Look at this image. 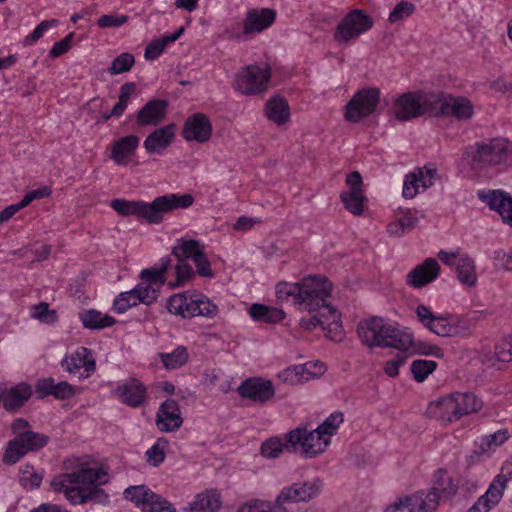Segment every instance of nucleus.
<instances>
[{
	"instance_id": "47",
	"label": "nucleus",
	"mask_w": 512,
	"mask_h": 512,
	"mask_svg": "<svg viewBox=\"0 0 512 512\" xmlns=\"http://www.w3.org/2000/svg\"><path fill=\"white\" fill-rule=\"evenodd\" d=\"M168 446V441L165 438H159L157 441L146 451L147 462L157 467L165 459V450Z\"/></svg>"
},
{
	"instance_id": "30",
	"label": "nucleus",
	"mask_w": 512,
	"mask_h": 512,
	"mask_svg": "<svg viewBox=\"0 0 512 512\" xmlns=\"http://www.w3.org/2000/svg\"><path fill=\"white\" fill-rule=\"evenodd\" d=\"M32 396V388L21 382L10 388H3V407L6 411L16 412Z\"/></svg>"
},
{
	"instance_id": "55",
	"label": "nucleus",
	"mask_w": 512,
	"mask_h": 512,
	"mask_svg": "<svg viewBox=\"0 0 512 512\" xmlns=\"http://www.w3.org/2000/svg\"><path fill=\"white\" fill-rule=\"evenodd\" d=\"M412 174L417 177L422 190H425L434 184V180L437 176V169L433 166H425L423 168L415 169Z\"/></svg>"
},
{
	"instance_id": "58",
	"label": "nucleus",
	"mask_w": 512,
	"mask_h": 512,
	"mask_svg": "<svg viewBox=\"0 0 512 512\" xmlns=\"http://www.w3.org/2000/svg\"><path fill=\"white\" fill-rule=\"evenodd\" d=\"M57 25H58V20H56V19L42 21L39 25L36 26V28L32 31V33L25 38V43L27 45H33L43 36V34L47 30H49L50 28L55 27Z\"/></svg>"
},
{
	"instance_id": "48",
	"label": "nucleus",
	"mask_w": 512,
	"mask_h": 512,
	"mask_svg": "<svg viewBox=\"0 0 512 512\" xmlns=\"http://www.w3.org/2000/svg\"><path fill=\"white\" fill-rule=\"evenodd\" d=\"M341 200L344 206L354 215H360L363 211L362 191H348L341 194Z\"/></svg>"
},
{
	"instance_id": "6",
	"label": "nucleus",
	"mask_w": 512,
	"mask_h": 512,
	"mask_svg": "<svg viewBox=\"0 0 512 512\" xmlns=\"http://www.w3.org/2000/svg\"><path fill=\"white\" fill-rule=\"evenodd\" d=\"M483 406L481 399L471 392H456L431 402L427 413L443 423H452L462 416L478 412Z\"/></svg>"
},
{
	"instance_id": "60",
	"label": "nucleus",
	"mask_w": 512,
	"mask_h": 512,
	"mask_svg": "<svg viewBox=\"0 0 512 512\" xmlns=\"http://www.w3.org/2000/svg\"><path fill=\"white\" fill-rule=\"evenodd\" d=\"M167 45L168 43L166 42L164 37L153 40L146 46L144 57L147 60L157 59L163 53Z\"/></svg>"
},
{
	"instance_id": "25",
	"label": "nucleus",
	"mask_w": 512,
	"mask_h": 512,
	"mask_svg": "<svg viewBox=\"0 0 512 512\" xmlns=\"http://www.w3.org/2000/svg\"><path fill=\"white\" fill-rule=\"evenodd\" d=\"M168 102L161 99L148 101L137 113L136 122L139 126H156L166 115Z\"/></svg>"
},
{
	"instance_id": "43",
	"label": "nucleus",
	"mask_w": 512,
	"mask_h": 512,
	"mask_svg": "<svg viewBox=\"0 0 512 512\" xmlns=\"http://www.w3.org/2000/svg\"><path fill=\"white\" fill-rule=\"evenodd\" d=\"M237 512H289L275 500L273 503L264 500H251L242 504Z\"/></svg>"
},
{
	"instance_id": "34",
	"label": "nucleus",
	"mask_w": 512,
	"mask_h": 512,
	"mask_svg": "<svg viewBox=\"0 0 512 512\" xmlns=\"http://www.w3.org/2000/svg\"><path fill=\"white\" fill-rule=\"evenodd\" d=\"M221 506L220 495L213 490L198 494L188 504L186 510L190 512H216Z\"/></svg>"
},
{
	"instance_id": "21",
	"label": "nucleus",
	"mask_w": 512,
	"mask_h": 512,
	"mask_svg": "<svg viewBox=\"0 0 512 512\" xmlns=\"http://www.w3.org/2000/svg\"><path fill=\"white\" fill-rule=\"evenodd\" d=\"M239 395L256 402H266L271 399L275 390L269 380L261 378H249L242 382L237 389Z\"/></svg>"
},
{
	"instance_id": "40",
	"label": "nucleus",
	"mask_w": 512,
	"mask_h": 512,
	"mask_svg": "<svg viewBox=\"0 0 512 512\" xmlns=\"http://www.w3.org/2000/svg\"><path fill=\"white\" fill-rule=\"evenodd\" d=\"M80 319L84 327L88 329H103L110 327L115 323L113 317L101 312L91 309L83 312L80 315Z\"/></svg>"
},
{
	"instance_id": "32",
	"label": "nucleus",
	"mask_w": 512,
	"mask_h": 512,
	"mask_svg": "<svg viewBox=\"0 0 512 512\" xmlns=\"http://www.w3.org/2000/svg\"><path fill=\"white\" fill-rule=\"evenodd\" d=\"M456 489L457 488L448 473L445 470L440 469L436 471L433 476L432 488L427 492L420 491L417 492V494H422L425 497L434 496L437 507L440 499L453 495L456 492Z\"/></svg>"
},
{
	"instance_id": "8",
	"label": "nucleus",
	"mask_w": 512,
	"mask_h": 512,
	"mask_svg": "<svg viewBox=\"0 0 512 512\" xmlns=\"http://www.w3.org/2000/svg\"><path fill=\"white\" fill-rule=\"evenodd\" d=\"M270 78V65L256 63L245 66L237 72L234 87L244 95H256L268 89Z\"/></svg>"
},
{
	"instance_id": "4",
	"label": "nucleus",
	"mask_w": 512,
	"mask_h": 512,
	"mask_svg": "<svg viewBox=\"0 0 512 512\" xmlns=\"http://www.w3.org/2000/svg\"><path fill=\"white\" fill-rule=\"evenodd\" d=\"M357 333L361 342L371 348H394L407 351L413 345L411 333L378 316L360 321Z\"/></svg>"
},
{
	"instance_id": "50",
	"label": "nucleus",
	"mask_w": 512,
	"mask_h": 512,
	"mask_svg": "<svg viewBox=\"0 0 512 512\" xmlns=\"http://www.w3.org/2000/svg\"><path fill=\"white\" fill-rule=\"evenodd\" d=\"M436 362L431 360H415L411 363V372L418 382L424 381L436 369Z\"/></svg>"
},
{
	"instance_id": "11",
	"label": "nucleus",
	"mask_w": 512,
	"mask_h": 512,
	"mask_svg": "<svg viewBox=\"0 0 512 512\" xmlns=\"http://www.w3.org/2000/svg\"><path fill=\"white\" fill-rule=\"evenodd\" d=\"M373 23V19L365 11L353 9L337 25L334 39L339 44H348L369 31Z\"/></svg>"
},
{
	"instance_id": "27",
	"label": "nucleus",
	"mask_w": 512,
	"mask_h": 512,
	"mask_svg": "<svg viewBox=\"0 0 512 512\" xmlns=\"http://www.w3.org/2000/svg\"><path fill=\"white\" fill-rule=\"evenodd\" d=\"M440 272V265L434 258H427L408 274V283L414 288H421L434 281Z\"/></svg>"
},
{
	"instance_id": "14",
	"label": "nucleus",
	"mask_w": 512,
	"mask_h": 512,
	"mask_svg": "<svg viewBox=\"0 0 512 512\" xmlns=\"http://www.w3.org/2000/svg\"><path fill=\"white\" fill-rule=\"evenodd\" d=\"M418 321L434 334L441 337H453L459 333V321L448 316H435L431 309L423 304L416 307Z\"/></svg>"
},
{
	"instance_id": "5",
	"label": "nucleus",
	"mask_w": 512,
	"mask_h": 512,
	"mask_svg": "<svg viewBox=\"0 0 512 512\" xmlns=\"http://www.w3.org/2000/svg\"><path fill=\"white\" fill-rule=\"evenodd\" d=\"M511 158L512 143L506 138H493L488 142H477L463 152V159L474 171H483L504 164Z\"/></svg>"
},
{
	"instance_id": "26",
	"label": "nucleus",
	"mask_w": 512,
	"mask_h": 512,
	"mask_svg": "<svg viewBox=\"0 0 512 512\" xmlns=\"http://www.w3.org/2000/svg\"><path fill=\"white\" fill-rule=\"evenodd\" d=\"M39 398L54 396L59 400L70 399L75 395V387L66 381L55 382L53 378L38 380L35 386Z\"/></svg>"
},
{
	"instance_id": "49",
	"label": "nucleus",
	"mask_w": 512,
	"mask_h": 512,
	"mask_svg": "<svg viewBox=\"0 0 512 512\" xmlns=\"http://www.w3.org/2000/svg\"><path fill=\"white\" fill-rule=\"evenodd\" d=\"M326 325H334L335 328H338L340 326L339 318L336 323H333L332 318L322 317L321 313L314 312L300 319V326L306 330H313L317 326H321L324 329Z\"/></svg>"
},
{
	"instance_id": "42",
	"label": "nucleus",
	"mask_w": 512,
	"mask_h": 512,
	"mask_svg": "<svg viewBox=\"0 0 512 512\" xmlns=\"http://www.w3.org/2000/svg\"><path fill=\"white\" fill-rule=\"evenodd\" d=\"M196 274V270H193L187 262L177 261L174 269L175 279L170 280L167 278L166 281L170 288H177L193 280Z\"/></svg>"
},
{
	"instance_id": "13",
	"label": "nucleus",
	"mask_w": 512,
	"mask_h": 512,
	"mask_svg": "<svg viewBox=\"0 0 512 512\" xmlns=\"http://www.w3.org/2000/svg\"><path fill=\"white\" fill-rule=\"evenodd\" d=\"M380 100L377 88H367L356 92L346 105L345 118L357 123L375 112Z\"/></svg>"
},
{
	"instance_id": "51",
	"label": "nucleus",
	"mask_w": 512,
	"mask_h": 512,
	"mask_svg": "<svg viewBox=\"0 0 512 512\" xmlns=\"http://www.w3.org/2000/svg\"><path fill=\"white\" fill-rule=\"evenodd\" d=\"M135 60L132 54L130 53H121L119 56H117L113 61L108 69V72L111 75H117L124 72H127L131 69L133 66Z\"/></svg>"
},
{
	"instance_id": "57",
	"label": "nucleus",
	"mask_w": 512,
	"mask_h": 512,
	"mask_svg": "<svg viewBox=\"0 0 512 512\" xmlns=\"http://www.w3.org/2000/svg\"><path fill=\"white\" fill-rule=\"evenodd\" d=\"M32 317L38 319L39 321L50 324L54 323L57 319V314L55 310H50L47 303L42 302L39 305L35 306L32 312Z\"/></svg>"
},
{
	"instance_id": "33",
	"label": "nucleus",
	"mask_w": 512,
	"mask_h": 512,
	"mask_svg": "<svg viewBox=\"0 0 512 512\" xmlns=\"http://www.w3.org/2000/svg\"><path fill=\"white\" fill-rule=\"evenodd\" d=\"M193 296L194 291H185L172 295L167 301V310L173 315L191 318L195 311Z\"/></svg>"
},
{
	"instance_id": "18",
	"label": "nucleus",
	"mask_w": 512,
	"mask_h": 512,
	"mask_svg": "<svg viewBox=\"0 0 512 512\" xmlns=\"http://www.w3.org/2000/svg\"><path fill=\"white\" fill-rule=\"evenodd\" d=\"M397 120L408 121L423 115L422 93L407 92L399 96L393 105Z\"/></svg>"
},
{
	"instance_id": "62",
	"label": "nucleus",
	"mask_w": 512,
	"mask_h": 512,
	"mask_svg": "<svg viewBox=\"0 0 512 512\" xmlns=\"http://www.w3.org/2000/svg\"><path fill=\"white\" fill-rule=\"evenodd\" d=\"M74 35L75 34L73 32H71L62 40L54 43V45L52 46V48L50 50V56L59 57V56L65 54L71 48V44H72Z\"/></svg>"
},
{
	"instance_id": "17",
	"label": "nucleus",
	"mask_w": 512,
	"mask_h": 512,
	"mask_svg": "<svg viewBox=\"0 0 512 512\" xmlns=\"http://www.w3.org/2000/svg\"><path fill=\"white\" fill-rule=\"evenodd\" d=\"M436 502L434 496L413 494L397 499L387 506L385 512H434Z\"/></svg>"
},
{
	"instance_id": "28",
	"label": "nucleus",
	"mask_w": 512,
	"mask_h": 512,
	"mask_svg": "<svg viewBox=\"0 0 512 512\" xmlns=\"http://www.w3.org/2000/svg\"><path fill=\"white\" fill-rule=\"evenodd\" d=\"M175 137V125L168 124L150 133L144 140L143 146L147 153L161 154L169 147Z\"/></svg>"
},
{
	"instance_id": "36",
	"label": "nucleus",
	"mask_w": 512,
	"mask_h": 512,
	"mask_svg": "<svg viewBox=\"0 0 512 512\" xmlns=\"http://www.w3.org/2000/svg\"><path fill=\"white\" fill-rule=\"evenodd\" d=\"M266 116L278 125L286 123L290 118L287 101L279 96L271 98L266 104Z\"/></svg>"
},
{
	"instance_id": "20",
	"label": "nucleus",
	"mask_w": 512,
	"mask_h": 512,
	"mask_svg": "<svg viewBox=\"0 0 512 512\" xmlns=\"http://www.w3.org/2000/svg\"><path fill=\"white\" fill-rule=\"evenodd\" d=\"M275 18V11L269 8L249 10L243 22L242 34L236 37L241 38L242 36L260 33L269 28L274 23Z\"/></svg>"
},
{
	"instance_id": "56",
	"label": "nucleus",
	"mask_w": 512,
	"mask_h": 512,
	"mask_svg": "<svg viewBox=\"0 0 512 512\" xmlns=\"http://www.w3.org/2000/svg\"><path fill=\"white\" fill-rule=\"evenodd\" d=\"M344 417L341 412H334L330 414L322 424H320L317 428L329 438L335 434L336 430L343 422Z\"/></svg>"
},
{
	"instance_id": "59",
	"label": "nucleus",
	"mask_w": 512,
	"mask_h": 512,
	"mask_svg": "<svg viewBox=\"0 0 512 512\" xmlns=\"http://www.w3.org/2000/svg\"><path fill=\"white\" fill-rule=\"evenodd\" d=\"M420 189L422 188L417 177L413 175L412 172L407 174L403 182V197L406 199H412L419 193Z\"/></svg>"
},
{
	"instance_id": "16",
	"label": "nucleus",
	"mask_w": 512,
	"mask_h": 512,
	"mask_svg": "<svg viewBox=\"0 0 512 512\" xmlns=\"http://www.w3.org/2000/svg\"><path fill=\"white\" fill-rule=\"evenodd\" d=\"M321 482L319 480L294 483L291 486L284 487L276 497L279 505L285 506L286 503L305 502L320 492Z\"/></svg>"
},
{
	"instance_id": "39",
	"label": "nucleus",
	"mask_w": 512,
	"mask_h": 512,
	"mask_svg": "<svg viewBox=\"0 0 512 512\" xmlns=\"http://www.w3.org/2000/svg\"><path fill=\"white\" fill-rule=\"evenodd\" d=\"M473 114V105L467 98L449 95L446 116H454L458 120H468Z\"/></svg>"
},
{
	"instance_id": "41",
	"label": "nucleus",
	"mask_w": 512,
	"mask_h": 512,
	"mask_svg": "<svg viewBox=\"0 0 512 512\" xmlns=\"http://www.w3.org/2000/svg\"><path fill=\"white\" fill-rule=\"evenodd\" d=\"M194 300L193 304L195 311L192 317L195 316H203L209 319L215 318L218 315V307L214 304L207 296L194 291Z\"/></svg>"
},
{
	"instance_id": "53",
	"label": "nucleus",
	"mask_w": 512,
	"mask_h": 512,
	"mask_svg": "<svg viewBox=\"0 0 512 512\" xmlns=\"http://www.w3.org/2000/svg\"><path fill=\"white\" fill-rule=\"evenodd\" d=\"M284 448L286 443L284 444L280 438L272 437L262 444L261 453L265 458L274 459L282 453Z\"/></svg>"
},
{
	"instance_id": "1",
	"label": "nucleus",
	"mask_w": 512,
	"mask_h": 512,
	"mask_svg": "<svg viewBox=\"0 0 512 512\" xmlns=\"http://www.w3.org/2000/svg\"><path fill=\"white\" fill-rule=\"evenodd\" d=\"M332 292V284L323 276H308L296 283L280 282L276 286V296L280 302H292L299 310L309 314L318 312L322 317L332 318L336 323L337 310L327 303Z\"/></svg>"
},
{
	"instance_id": "7",
	"label": "nucleus",
	"mask_w": 512,
	"mask_h": 512,
	"mask_svg": "<svg viewBox=\"0 0 512 512\" xmlns=\"http://www.w3.org/2000/svg\"><path fill=\"white\" fill-rule=\"evenodd\" d=\"M171 265L170 256H164L158 267L143 269L140 273V283L133 290L142 304L151 305L159 297V292L167 280V271Z\"/></svg>"
},
{
	"instance_id": "44",
	"label": "nucleus",
	"mask_w": 512,
	"mask_h": 512,
	"mask_svg": "<svg viewBox=\"0 0 512 512\" xmlns=\"http://www.w3.org/2000/svg\"><path fill=\"white\" fill-rule=\"evenodd\" d=\"M159 358L166 369L174 370L187 362L188 352L184 346H178L170 353H160Z\"/></svg>"
},
{
	"instance_id": "2",
	"label": "nucleus",
	"mask_w": 512,
	"mask_h": 512,
	"mask_svg": "<svg viewBox=\"0 0 512 512\" xmlns=\"http://www.w3.org/2000/svg\"><path fill=\"white\" fill-rule=\"evenodd\" d=\"M108 480L107 471L103 467L81 465L76 471L54 477L51 487L55 492L63 493L72 505L88 502L107 504L109 495L100 486Z\"/></svg>"
},
{
	"instance_id": "45",
	"label": "nucleus",
	"mask_w": 512,
	"mask_h": 512,
	"mask_svg": "<svg viewBox=\"0 0 512 512\" xmlns=\"http://www.w3.org/2000/svg\"><path fill=\"white\" fill-rule=\"evenodd\" d=\"M123 496L126 500L135 503L137 507L144 511V506L149 497L153 498V491L144 485L130 486L124 490Z\"/></svg>"
},
{
	"instance_id": "15",
	"label": "nucleus",
	"mask_w": 512,
	"mask_h": 512,
	"mask_svg": "<svg viewBox=\"0 0 512 512\" xmlns=\"http://www.w3.org/2000/svg\"><path fill=\"white\" fill-rule=\"evenodd\" d=\"M61 367L70 374H76L81 368L84 372L79 378H88L96 370V361L90 349L80 346L61 360Z\"/></svg>"
},
{
	"instance_id": "46",
	"label": "nucleus",
	"mask_w": 512,
	"mask_h": 512,
	"mask_svg": "<svg viewBox=\"0 0 512 512\" xmlns=\"http://www.w3.org/2000/svg\"><path fill=\"white\" fill-rule=\"evenodd\" d=\"M141 303L133 289L120 293L113 302V309L116 313H125L129 308Z\"/></svg>"
},
{
	"instance_id": "9",
	"label": "nucleus",
	"mask_w": 512,
	"mask_h": 512,
	"mask_svg": "<svg viewBox=\"0 0 512 512\" xmlns=\"http://www.w3.org/2000/svg\"><path fill=\"white\" fill-rule=\"evenodd\" d=\"M171 254L177 261L187 262L188 260H192L199 276L204 278L214 277L210 261L204 252V245H202L200 241L179 238L175 241Z\"/></svg>"
},
{
	"instance_id": "22",
	"label": "nucleus",
	"mask_w": 512,
	"mask_h": 512,
	"mask_svg": "<svg viewBox=\"0 0 512 512\" xmlns=\"http://www.w3.org/2000/svg\"><path fill=\"white\" fill-rule=\"evenodd\" d=\"M212 134V125L207 116L196 113L189 117L184 124L183 137L187 141L204 143L209 140Z\"/></svg>"
},
{
	"instance_id": "64",
	"label": "nucleus",
	"mask_w": 512,
	"mask_h": 512,
	"mask_svg": "<svg viewBox=\"0 0 512 512\" xmlns=\"http://www.w3.org/2000/svg\"><path fill=\"white\" fill-rule=\"evenodd\" d=\"M494 259L502 268L512 270V249L509 251L503 249L494 251Z\"/></svg>"
},
{
	"instance_id": "61",
	"label": "nucleus",
	"mask_w": 512,
	"mask_h": 512,
	"mask_svg": "<svg viewBox=\"0 0 512 512\" xmlns=\"http://www.w3.org/2000/svg\"><path fill=\"white\" fill-rule=\"evenodd\" d=\"M505 488V485H503L498 479L494 478L484 496L490 501V503L496 506L501 500Z\"/></svg>"
},
{
	"instance_id": "52",
	"label": "nucleus",
	"mask_w": 512,
	"mask_h": 512,
	"mask_svg": "<svg viewBox=\"0 0 512 512\" xmlns=\"http://www.w3.org/2000/svg\"><path fill=\"white\" fill-rule=\"evenodd\" d=\"M144 512H176L175 508L162 496L153 492V498L149 497Z\"/></svg>"
},
{
	"instance_id": "35",
	"label": "nucleus",
	"mask_w": 512,
	"mask_h": 512,
	"mask_svg": "<svg viewBox=\"0 0 512 512\" xmlns=\"http://www.w3.org/2000/svg\"><path fill=\"white\" fill-rule=\"evenodd\" d=\"M450 94H425L422 93L423 114L430 116H446L448 109V98Z\"/></svg>"
},
{
	"instance_id": "3",
	"label": "nucleus",
	"mask_w": 512,
	"mask_h": 512,
	"mask_svg": "<svg viewBox=\"0 0 512 512\" xmlns=\"http://www.w3.org/2000/svg\"><path fill=\"white\" fill-rule=\"evenodd\" d=\"M192 203L193 197L189 194H166L155 198L151 203L114 199L111 207L123 216L131 215L149 224H159L164 214L174 209L188 208Z\"/></svg>"
},
{
	"instance_id": "10",
	"label": "nucleus",
	"mask_w": 512,
	"mask_h": 512,
	"mask_svg": "<svg viewBox=\"0 0 512 512\" xmlns=\"http://www.w3.org/2000/svg\"><path fill=\"white\" fill-rule=\"evenodd\" d=\"M329 444L330 438L324 435L318 428L309 431L305 427H298L290 431L286 436V449L288 451H294L297 446H300L308 457H314L323 453Z\"/></svg>"
},
{
	"instance_id": "19",
	"label": "nucleus",
	"mask_w": 512,
	"mask_h": 512,
	"mask_svg": "<svg viewBox=\"0 0 512 512\" xmlns=\"http://www.w3.org/2000/svg\"><path fill=\"white\" fill-rule=\"evenodd\" d=\"M324 371L325 366L322 362H306L286 368L279 373V378L284 382L296 385L318 377Z\"/></svg>"
},
{
	"instance_id": "29",
	"label": "nucleus",
	"mask_w": 512,
	"mask_h": 512,
	"mask_svg": "<svg viewBox=\"0 0 512 512\" xmlns=\"http://www.w3.org/2000/svg\"><path fill=\"white\" fill-rule=\"evenodd\" d=\"M121 402L130 407H139L146 399V388L137 379L131 378L115 390Z\"/></svg>"
},
{
	"instance_id": "12",
	"label": "nucleus",
	"mask_w": 512,
	"mask_h": 512,
	"mask_svg": "<svg viewBox=\"0 0 512 512\" xmlns=\"http://www.w3.org/2000/svg\"><path fill=\"white\" fill-rule=\"evenodd\" d=\"M48 443V437L44 434L24 431L10 440L5 453L3 462L9 465L15 464L29 451H35L44 447Z\"/></svg>"
},
{
	"instance_id": "38",
	"label": "nucleus",
	"mask_w": 512,
	"mask_h": 512,
	"mask_svg": "<svg viewBox=\"0 0 512 512\" xmlns=\"http://www.w3.org/2000/svg\"><path fill=\"white\" fill-rule=\"evenodd\" d=\"M249 315L255 321L266 323H278L285 317L283 310L264 304H253L249 309Z\"/></svg>"
},
{
	"instance_id": "24",
	"label": "nucleus",
	"mask_w": 512,
	"mask_h": 512,
	"mask_svg": "<svg viewBox=\"0 0 512 512\" xmlns=\"http://www.w3.org/2000/svg\"><path fill=\"white\" fill-rule=\"evenodd\" d=\"M478 197L497 211L503 221L512 225V198L500 190L478 191Z\"/></svg>"
},
{
	"instance_id": "23",
	"label": "nucleus",
	"mask_w": 512,
	"mask_h": 512,
	"mask_svg": "<svg viewBox=\"0 0 512 512\" xmlns=\"http://www.w3.org/2000/svg\"><path fill=\"white\" fill-rule=\"evenodd\" d=\"M183 423L178 403L173 399L164 401L157 413L156 425L162 432H172Z\"/></svg>"
},
{
	"instance_id": "31",
	"label": "nucleus",
	"mask_w": 512,
	"mask_h": 512,
	"mask_svg": "<svg viewBox=\"0 0 512 512\" xmlns=\"http://www.w3.org/2000/svg\"><path fill=\"white\" fill-rule=\"evenodd\" d=\"M140 143L136 135H127L114 141L111 148V159L117 165H126L135 154Z\"/></svg>"
},
{
	"instance_id": "54",
	"label": "nucleus",
	"mask_w": 512,
	"mask_h": 512,
	"mask_svg": "<svg viewBox=\"0 0 512 512\" xmlns=\"http://www.w3.org/2000/svg\"><path fill=\"white\" fill-rule=\"evenodd\" d=\"M415 11V5L409 1H401L396 4L389 14V21L392 23L399 22L409 16Z\"/></svg>"
},
{
	"instance_id": "37",
	"label": "nucleus",
	"mask_w": 512,
	"mask_h": 512,
	"mask_svg": "<svg viewBox=\"0 0 512 512\" xmlns=\"http://www.w3.org/2000/svg\"><path fill=\"white\" fill-rule=\"evenodd\" d=\"M475 262L468 255L459 256L456 263V272L459 281L468 287H473L477 283Z\"/></svg>"
},
{
	"instance_id": "63",
	"label": "nucleus",
	"mask_w": 512,
	"mask_h": 512,
	"mask_svg": "<svg viewBox=\"0 0 512 512\" xmlns=\"http://www.w3.org/2000/svg\"><path fill=\"white\" fill-rule=\"evenodd\" d=\"M128 17L125 15H103L97 20V24L101 28L119 27L126 23Z\"/></svg>"
}]
</instances>
